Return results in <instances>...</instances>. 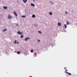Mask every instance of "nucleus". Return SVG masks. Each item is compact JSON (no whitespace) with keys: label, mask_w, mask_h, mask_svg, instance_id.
Returning a JSON list of instances; mask_svg holds the SVG:
<instances>
[{"label":"nucleus","mask_w":77,"mask_h":77,"mask_svg":"<svg viewBox=\"0 0 77 77\" xmlns=\"http://www.w3.org/2000/svg\"><path fill=\"white\" fill-rule=\"evenodd\" d=\"M13 13H14V15H15V16H16V17H18V15H17V13H16V11H14L13 12Z\"/></svg>","instance_id":"1"},{"label":"nucleus","mask_w":77,"mask_h":77,"mask_svg":"<svg viewBox=\"0 0 77 77\" xmlns=\"http://www.w3.org/2000/svg\"><path fill=\"white\" fill-rule=\"evenodd\" d=\"M17 33L19 34V35H22L23 34V32H20V31H18L17 32Z\"/></svg>","instance_id":"2"},{"label":"nucleus","mask_w":77,"mask_h":77,"mask_svg":"<svg viewBox=\"0 0 77 77\" xmlns=\"http://www.w3.org/2000/svg\"><path fill=\"white\" fill-rule=\"evenodd\" d=\"M11 17H12V16H11V15H10L9 14L8 15V19H11Z\"/></svg>","instance_id":"3"},{"label":"nucleus","mask_w":77,"mask_h":77,"mask_svg":"<svg viewBox=\"0 0 77 77\" xmlns=\"http://www.w3.org/2000/svg\"><path fill=\"white\" fill-rule=\"evenodd\" d=\"M29 39V37H27V38H26L25 39V41H27V40H28V39Z\"/></svg>","instance_id":"4"},{"label":"nucleus","mask_w":77,"mask_h":77,"mask_svg":"<svg viewBox=\"0 0 77 77\" xmlns=\"http://www.w3.org/2000/svg\"><path fill=\"white\" fill-rule=\"evenodd\" d=\"M65 72L67 73L68 75H71V73H69L68 72Z\"/></svg>","instance_id":"5"},{"label":"nucleus","mask_w":77,"mask_h":77,"mask_svg":"<svg viewBox=\"0 0 77 77\" xmlns=\"http://www.w3.org/2000/svg\"><path fill=\"white\" fill-rule=\"evenodd\" d=\"M58 26H61V24L60 22H59L58 23Z\"/></svg>","instance_id":"6"},{"label":"nucleus","mask_w":77,"mask_h":77,"mask_svg":"<svg viewBox=\"0 0 77 77\" xmlns=\"http://www.w3.org/2000/svg\"><path fill=\"white\" fill-rule=\"evenodd\" d=\"M23 1L25 3H26L27 2V0H23Z\"/></svg>","instance_id":"7"},{"label":"nucleus","mask_w":77,"mask_h":77,"mask_svg":"<svg viewBox=\"0 0 77 77\" xmlns=\"http://www.w3.org/2000/svg\"><path fill=\"white\" fill-rule=\"evenodd\" d=\"M52 14H53V13H52V12H49V15H52Z\"/></svg>","instance_id":"8"},{"label":"nucleus","mask_w":77,"mask_h":77,"mask_svg":"<svg viewBox=\"0 0 77 77\" xmlns=\"http://www.w3.org/2000/svg\"><path fill=\"white\" fill-rule=\"evenodd\" d=\"M64 26L65 27V29H66V28L67 27V25H66V24H64Z\"/></svg>","instance_id":"9"},{"label":"nucleus","mask_w":77,"mask_h":77,"mask_svg":"<svg viewBox=\"0 0 77 77\" xmlns=\"http://www.w3.org/2000/svg\"><path fill=\"white\" fill-rule=\"evenodd\" d=\"M31 5L32 6H33V7H34L35 6V5L33 4V3H31Z\"/></svg>","instance_id":"10"},{"label":"nucleus","mask_w":77,"mask_h":77,"mask_svg":"<svg viewBox=\"0 0 77 77\" xmlns=\"http://www.w3.org/2000/svg\"><path fill=\"white\" fill-rule=\"evenodd\" d=\"M8 7L6 6H5L4 7V9H6Z\"/></svg>","instance_id":"11"},{"label":"nucleus","mask_w":77,"mask_h":77,"mask_svg":"<svg viewBox=\"0 0 77 77\" xmlns=\"http://www.w3.org/2000/svg\"><path fill=\"white\" fill-rule=\"evenodd\" d=\"M32 18H35V15L33 14L32 15Z\"/></svg>","instance_id":"12"},{"label":"nucleus","mask_w":77,"mask_h":77,"mask_svg":"<svg viewBox=\"0 0 77 77\" xmlns=\"http://www.w3.org/2000/svg\"><path fill=\"white\" fill-rule=\"evenodd\" d=\"M38 33H40V34H42V32L41 31H38Z\"/></svg>","instance_id":"13"},{"label":"nucleus","mask_w":77,"mask_h":77,"mask_svg":"<svg viewBox=\"0 0 77 77\" xmlns=\"http://www.w3.org/2000/svg\"><path fill=\"white\" fill-rule=\"evenodd\" d=\"M17 54H20V51H18L17 52Z\"/></svg>","instance_id":"14"},{"label":"nucleus","mask_w":77,"mask_h":77,"mask_svg":"<svg viewBox=\"0 0 77 77\" xmlns=\"http://www.w3.org/2000/svg\"><path fill=\"white\" fill-rule=\"evenodd\" d=\"M14 43H15V44H17V40H15V42H14Z\"/></svg>","instance_id":"15"},{"label":"nucleus","mask_w":77,"mask_h":77,"mask_svg":"<svg viewBox=\"0 0 77 77\" xmlns=\"http://www.w3.org/2000/svg\"><path fill=\"white\" fill-rule=\"evenodd\" d=\"M20 38H23V35H21Z\"/></svg>","instance_id":"16"},{"label":"nucleus","mask_w":77,"mask_h":77,"mask_svg":"<svg viewBox=\"0 0 77 77\" xmlns=\"http://www.w3.org/2000/svg\"><path fill=\"white\" fill-rule=\"evenodd\" d=\"M31 53H33V50H31Z\"/></svg>","instance_id":"17"},{"label":"nucleus","mask_w":77,"mask_h":77,"mask_svg":"<svg viewBox=\"0 0 77 77\" xmlns=\"http://www.w3.org/2000/svg\"><path fill=\"white\" fill-rule=\"evenodd\" d=\"M66 24L67 25H69V23L68 22H66Z\"/></svg>","instance_id":"18"},{"label":"nucleus","mask_w":77,"mask_h":77,"mask_svg":"<svg viewBox=\"0 0 77 77\" xmlns=\"http://www.w3.org/2000/svg\"><path fill=\"white\" fill-rule=\"evenodd\" d=\"M6 30H7V29H5L3 30V32H5V31H6Z\"/></svg>","instance_id":"19"},{"label":"nucleus","mask_w":77,"mask_h":77,"mask_svg":"<svg viewBox=\"0 0 77 77\" xmlns=\"http://www.w3.org/2000/svg\"><path fill=\"white\" fill-rule=\"evenodd\" d=\"M22 17H23V18H24V17H26V16H22Z\"/></svg>","instance_id":"20"},{"label":"nucleus","mask_w":77,"mask_h":77,"mask_svg":"<svg viewBox=\"0 0 77 77\" xmlns=\"http://www.w3.org/2000/svg\"><path fill=\"white\" fill-rule=\"evenodd\" d=\"M37 41H38V42H40V41H41L39 40L38 39L37 40Z\"/></svg>","instance_id":"21"},{"label":"nucleus","mask_w":77,"mask_h":77,"mask_svg":"<svg viewBox=\"0 0 77 77\" xmlns=\"http://www.w3.org/2000/svg\"><path fill=\"white\" fill-rule=\"evenodd\" d=\"M65 13L67 14H68V12H67V11H66L65 12Z\"/></svg>","instance_id":"22"},{"label":"nucleus","mask_w":77,"mask_h":77,"mask_svg":"<svg viewBox=\"0 0 77 77\" xmlns=\"http://www.w3.org/2000/svg\"><path fill=\"white\" fill-rule=\"evenodd\" d=\"M33 2H35V0H33Z\"/></svg>","instance_id":"23"},{"label":"nucleus","mask_w":77,"mask_h":77,"mask_svg":"<svg viewBox=\"0 0 77 77\" xmlns=\"http://www.w3.org/2000/svg\"><path fill=\"white\" fill-rule=\"evenodd\" d=\"M17 44H18V43H19V42H17Z\"/></svg>","instance_id":"24"},{"label":"nucleus","mask_w":77,"mask_h":77,"mask_svg":"<svg viewBox=\"0 0 77 77\" xmlns=\"http://www.w3.org/2000/svg\"><path fill=\"white\" fill-rule=\"evenodd\" d=\"M17 26H18V24L17 25Z\"/></svg>","instance_id":"25"},{"label":"nucleus","mask_w":77,"mask_h":77,"mask_svg":"<svg viewBox=\"0 0 77 77\" xmlns=\"http://www.w3.org/2000/svg\"><path fill=\"white\" fill-rule=\"evenodd\" d=\"M65 68H66L65 67V68H64V69H65Z\"/></svg>","instance_id":"26"}]
</instances>
